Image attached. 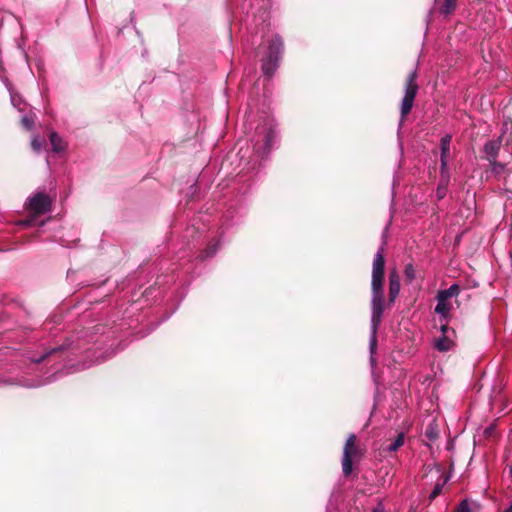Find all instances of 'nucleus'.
I'll use <instances>...</instances> for the list:
<instances>
[{
    "label": "nucleus",
    "instance_id": "nucleus-1",
    "mask_svg": "<svg viewBox=\"0 0 512 512\" xmlns=\"http://www.w3.org/2000/svg\"><path fill=\"white\" fill-rule=\"evenodd\" d=\"M384 267L385 259L382 248L375 254L372 267V314H371V335L369 341V350L371 353V364L375 365L373 354L377 347V330L382 321V315L384 312V293H383V281H384Z\"/></svg>",
    "mask_w": 512,
    "mask_h": 512
},
{
    "label": "nucleus",
    "instance_id": "nucleus-2",
    "mask_svg": "<svg viewBox=\"0 0 512 512\" xmlns=\"http://www.w3.org/2000/svg\"><path fill=\"white\" fill-rule=\"evenodd\" d=\"M262 48L265 50V55L261 59L262 72L265 76L271 77L279 66L283 53V41L278 35H275Z\"/></svg>",
    "mask_w": 512,
    "mask_h": 512
},
{
    "label": "nucleus",
    "instance_id": "nucleus-3",
    "mask_svg": "<svg viewBox=\"0 0 512 512\" xmlns=\"http://www.w3.org/2000/svg\"><path fill=\"white\" fill-rule=\"evenodd\" d=\"M275 138L276 133L274 130L273 121H268L262 125H259L255 134V152L259 156L264 157L272 148Z\"/></svg>",
    "mask_w": 512,
    "mask_h": 512
},
{
    "label": "nucleus",
    "instance_id": "nucleus-4",
    "mask_svg": "<svg viewBox=\"0 0 512 512\" xmlns=\"http://www.w3.org/2000/svg\"><path fill=\"white\" fill-rule=\"evenodd\" d=\"M51 205L52 200L45 193L38 192L34 194L32 197L28 199L27 202V209L32 214V218L27 220H21L18 222V225L30 226L37 216L49 212L51 209Z\"/></svg>",
    "mask_w": 512,
    "mask_h": 512
},
{
    "label": "nucleus",
    "instance_id": "nucleus-5",
    "mask_svg": "<svg viewBox=\"0 0 512 512\" xmlns=\"http://www.w3.org/2000/svg\"><path fill=\"white\" fill-rule=\"evenodd\" d=\"M460 293V287L458 284L451 285L448 289L440 290L437 293L436 300L437 305L435 312L440 315L443 320H447L452 310V298H456Z\"/></svg>",
    "mask_w": 512,
    "mask_h": 512
},
{
    "label": "nucleus",
    "instance_id": "nucleus-6",
    "mask_svg": "<svg viewBox=\"0 0 512 512\" xmlns=\"http://www.w3.org/2000/svg\"><path fill=\"white\" fill-rule=\"evenodd\" d=\"M416 79H417L416 71H413L408 75L406 85H405V90H404V97L401 102V117L402 118L407 116L413 107L414 99L416 97V94H417L418 88H419L418 84L416 83Z\"/></svg>",
    "mask_w": 512,
    "mask_h": 512
},
{
    "label": "nucleus",
    "instance_id": "nucleus-7",
    "mask_svg": "<svg viewBox=\"0 0 512 512\" xmlns=\"http://www.w3.org/2000/svg\"><path fill=\"white\" fill-rule=\"evenodd\" d=\"M356 436L351 434L345 443L342 458V469L345 475H349L352 472V460L357 455L358 449L355 445Z\"/></svg>",
    "mask_w": 512,
    "mask_h": 512
},
{
    "label": "nucleus",
    "instance_id": "nucleus-8",
    "mask_svg": "<svg viewBox=\"0 0 512 512\" xmlns=\"http://www.w3.org/2000/svg\"><path fill=\"white\" fill-rule=\"evenodd\" d=\"M400 292V280L396 271L389 275V301L393 303Z\"/></svg>",
    "mask_w": 512,
    "mask_h": 512
},
{
    "label": "nucleus",
    "instance_id": "nucleus-9",
    "mask_svg": "<svg viewBox=\"0 0 512 512\" xmlns=\"http://www.w3.org/2000/svg\"><path fill=\"white\" fill-rule=\"evenodd\" d=\"M502 144L501 138L493 139L485 143L484 152L487 155L488 160L496 159L498 152Z\"/></svg>",
    "mask_w": 512,
    "mask_h": 512
},
{
    "label": "nucleus",
    "instance_id": "nucleus-10",
    "mask_svg": "<svg viewBox=\"0 0 512 512\" xmlns=\"http://www.w3.org/2000/svg\"><path fill=\"white\" fill-rule=\"evenodd\" d=\"M452 137L451 135H445L441 138L440 146H441V168L444 170L447 166V158L450 152V143Z\"/></svg>",
    "mask_w": 512,
    "mask_h": 512
},
{
    "label": "nucleus",
    "instance_id": "nucleus-11",
    "mask_svg": "<svg viewBox=\"0 0 512 512\" xmlns=\"http://www.w3.org/2000/svg\"><path fill=\"white\" fill-rule=\"evenodd\" d=\"M50 142L55 152H63L66 149L65 141L56 132L50 134Z\"/></svg>",
    "mask_w": 512,
    "mask_h": 512
},
{
    "label": "nucleus",
    "instance_id": "nucleus-12",
    "mask_svg": "<svg viewBox=\"0 0 512 512\" xmlns=\"http://www.w3.org/2000/svg\"><path fill=\"white\" fill-rule=\"evenodd\" d=\"M452 344V341L446 335H443L442 337L435 341V347L437 348V350L441 352H446L450 350Z\"/></svg>",
    "mask_w": 512,
    "mask_h": 512
},
{
    "label": "nucleus",
    "instance_id": "nucleus-13",
    "mask_svg": "<svg viewBox=\"0 0 512 512\" xmlns=\"http://www.w3.org/2000/svg\"><path fill=\"white\" fill-rule=\"evenodd\" d=\"M491 172L496 176H499L505 172V165L496 161V159L490 160Z\"/></svg>",
    "mask_w": 512,
    "mask_h": 512
},
{
    "label": "nucleus",
    "instance_id": "nucleus-14",
    "mask_svg": "<svg viewBox=\"0 0 512 512\" xmlns=\"http://www.w3.org/2000/svg\"><path fill=\"white\" fill-rule=\"evenodd\" d=\"M404 444V434L400 433L397 438L387 447L390 452L397 451Z\"/></svg>",
    "mask_w": 512,
    "mask_h": 512
},
{
    "label": "nucleus",
    "instance_id": "nucleus-15",
    "mask_svg": "<svg viewBox=\"0 0 512 512\" xmlns=\"http://www.w3.org/2000/svg\"><path fill=\"white\" fill-rule=\"evenodd\" d=\"M72 345H74V342H70L66 347H64V346H59V347L53 348V349H51V350L47 351L45 354H43L40 358H32V361H33V362H36V363L41 362L42 360H44V359H45L46 357H48L49 355H52V354H54L55 352H57V351H59V350H62V349H64V348H68V347H70V346H72Z\"/></svg>",
    "mask_w": 512,
    "mask_h": 512
},
{
    "label": "nucleus",
    "instance_id": "nucleus-16",
    "mask_svg": "<svg viewBox=\"0 0 512 512\" xmlns=\"http://www.w3.org/2000/svg\"><path fill=\"white\" fill-rule=\"evenodd\" d=\"M404 274L408 282H412L416 278V270L411 263L405 266Z\"/></svg>",
    "mask_w": 512,
    "mask_h": 512
},
{
    "label": "nucleus",
    "instance_id": "nucleus-17",
    "mask_svg": "<svg viewBox=\"0 0 512 512\" xmlns=\"http://www.w3.org/2000/svg\"><path fill=\"white\" fill-rule=\"evenodd\" d=\"M456 6V0H446L443 7H442V13L448 15L450 14Z\"/></svg>",
    "mask_w": 512,
    "mask_h": 512
},
{
    "label": "nucleus",
    "instance_id": "nucleus-18",
    "mask_svg": "<svg viewBox=\"0 0 512 512\" xmlns=\"http://www.w3.org/2000/svg\"><path fill=\"white\" fill-rule=\"evenodd\" d=\"M10 96H11V103L14 107H16L19 111H22L23 108L21 107V103H22V99L19 95L17 94H14L12 92H10Z\"/></svg>",
    "mask_w": 512,
    "mask_h": 512
},
{
    "label": "nucleus",
    "instance_id": "nucleus-19",
    "mask_svg": "<svg viewBox=\"0 0 512 512\" xmlns=\"http://www.w3.org/2000/svg\"><path fill=\"white\" fill-rule=\"evenodd\" d=\"M31 146H32L33 150L40 151L43 146V140L40 137L35 136V137H33L32 141H31Z\"/></svg>",
    "mask_w": 512,
    "mask_h": 512
},
{
    "label": "nucleus",
    "instance_id": "nucleus-20",
    "mask_svg": "<svg viewBox=\"0 0 512 512\" xmlns=\"http://www.w3.org/2000/svg\"><path fill=\"white\" fill-rule=\"evenodd\" d=\"M21 122L26 129L30 130L34 125V118L31 116H24L22 117Z\"/></svg>",
    "mask_w": 512,
    "mask_h": 512
},
{
    "label": "nucleus",
    "instance_id": "nucleus-21",
    "mask_svg": "<svg viewBox=\"0 0 512 512\" xmlns=\"http://www.w3.org/2000/svg\"><path fill=\"white\" fill-rule=\"evenodd\" d=\"M456 512H471L469 503L467 500H463L457 507Z\"/></svg>",
    "mask_w": 512,
    "mask_h": 512
},
{
    "label": "nucleus",
    "instance_id": "nucleus-22",
    "mask_svg": "<svg viewBox=\"0 0 512 512\" xmlns=\"http://www.w3.org/2000/svg\"><path fill=\"white\" fill-rule=\"evenodd\" d=\"M441 491H442V485L437 484V485L434 487V489L432 490V492H431V494H430L429 498H430V499H434V498H436V497L441 493Z\"/></svg>",
    "mask_w": 512,
    "mask_h": 512
},
{
    "label": "nucleus",
    "instance_id": "nucleus-23",
    "mask_svg": "<svg viewBox=\"0 0 512 512\" xmlns=\"http://www.w3.org/2000/svg\"><path fill=\"white\" fill-rule=\"evenodd\" d=\"M445 193H446V188L442 187V186H439L438 189H437V196H438V198L442 199L445 196Z\"/></svg>",
    "mask_w": 512,
    "mask_h": 512
},
{
    "label": "nucleus",
    "instance_id": "nucleus-24",
    "mask_svg": "<svg viewBox=\"0 0 512 512\" xmlns=\"http://www.w3.org/2000/svg\"><path fill=\"white\" fill-rule=\"evenodd\" d=\"M215 252H216V248L209 247L207 249V251L205 252L206 253L205 257L213 256L215 254Z\"/></svg>",
    "mask_w": 512,
    "mask_h": 512
},
{
    "label": "nucleus",
    "instance_id": "nucleus-25",
    "mask_svg": "<svg viewBox=\"0 0 512 512\" xmlns=\"http://www.w3.org/2000/svg\"><path fill=\"white\" fill-rule=\"evenodd\" d=\"M441 331L443 335H445V333L448 331V326L446 323L441 325Z\"/></svg>",
    "mask_w": 512,
    "mask_h": 512
},
{
    "label": "nucleus",
    "instance_id": "nucleus-26",
    "mask_svg": "<svg viewBox=\"0 0 512 512\" xmlns=\"http://www.w3.org/2000/svg\"><path fill=\"white\" fill-rule=\"evenodd\" d=\"M505 512H512V505L508 509H506Z\"/></svg>",
    "mask_w": 512,
    "mask_h": 512
},
{
    "label": "nucleus",
    "instance_id": "nucleus-27",
    "mask_svg": "<svg viewBox=\"0 0 512 512\" xmlns=\"http://www.w3.org/2000/svg\"><path fill=\"white\" fill-rule=\"evenodd\" d=\"M79 348H80V344H76L75 349H79Z\"/></svg>",
    "mask_w": 512,
    "mask_h": 512
},
{
    "label": "nucleus",
    "instance_id": "nucleus-28",
    "mask_svg": "<svg viewBox=\"0 0 512 512\" xmlns=\"http://www.w3.org/2000/svg\"><path fill=\"white\" fill-rule=\"evenodd\" d=\"M101 361H102V359H97V360L94 361V363H98V362H101Z\"/></svg>",
    "mask_w": 512,
    "mask_h": 512
},
{
    "label": "nucleus",
    "instance_id": "nucleus-29",
    "mask_svg": "<svg viewBox=\"0 0 512 512\" xmlns=\"http://www.w3.org/2000/svg\"><path fill=\"white\" fill-rule=\"evenodd\" d=\"M374 512H383V510L375 509Z\"/></svg>",
    "mask_w": 512,
    "mask_h": 512
},
{
    "label": "nucleus",
    "instance_id": "nucleus-30",
    "mask_svg": "<svg viewBox=\"0 0 512 512\" xmlns=\"http://www.w3.org/2000/svg\"><path fill=\"white\" fill-rule=\"evenodd\" d=\"M510 473L512 474V467L510 468Z\"/></svg>",
    "mask_w": 512,
    "mask_h": 512
}]
</instances>
